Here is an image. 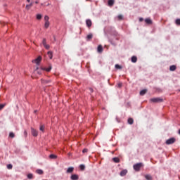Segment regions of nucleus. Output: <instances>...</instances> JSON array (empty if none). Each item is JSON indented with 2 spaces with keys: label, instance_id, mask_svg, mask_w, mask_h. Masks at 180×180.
<instances>
[{
  "label": "nucleus",
  "instance_id": "nucleus-18",
  "mask_svg": "<svg viewBox=\"0 0 180 180\" xmlns=\"http://www.w3.org/2000/svg\"><path fill=\"white\" fill-rule=\"evenodd\" d=\"M47 54H48L50 60H51L53 58V52L49 51H48Z\"/></svg>",
  "mask_w": 180,
  "mask_h": 180
},
{
  "label": "nucleus",
  "instance_id": "nucleus-16",
  "mask_svg": "<svg viewBox=\"0 0 180 180\" xmlns=\"http://www.w3.org/2000/svg\"><path fill=\"white\" fill-rule=\"evenodd\" d=\"M146 94H147V89H143V90L140 91V95L141 96H143V95H146Z\"/></svg>",
  "mask_w": 180,
  "mask_h": 180
},
{
  "label": "nucleus",
  "instance_id": "nucleus-14",
  "mask_svg": "<svg viewBox=\"0 0 180 180\" xmlns=\"http://www.w3.org/2000/svg\"><path fill=\"white\" fill-rule=\"evenodd\" d=\"M115 5V0H108V6H113Z\"/></svg>",
  "mask_w": 180,
  "mask_h": 180
},
{
  "label": "nucleus",
  "instance_id": "nucleus-19",
  "mask_svg": "<svg viewBox=\"0 0 180 180\" xmlns=\"http://www.w3.org/2000/svg\"><path fill=\"white\" fill-rule=\"evenodd\" d=\"M169 70L171 71H175V70H176V66L175 65H171Z\"/></svg>",
  "mask_w": 180,
  "mask_h": 180
},
{
  "label": "nucleus",
  "instance_id": "nucleus-45",
  "mask_svg": "<svg viewBox=\"0 0 180 180\" xmlns=\"http://www.w3.org/2000/svg\"><path fill=\"white\" fill-rule=\"evenodd\" d=\"M27 2H30V0H27Z\"/></svg>",
  "mask_w": 180,
  "mask_h": 180
},
{
  "label": "nucleus",
  "instance_id": "nucleus-8",
  "mask_svg": "<svg viewBox=\"0 0 180 180\" xmlns=\"http://www.w3.org/2000/svg\"><path fill=\"white\" fill-rule=\"evenodd\" d=\"M70 179L72 180H78L79 179V176H78L77 174H72V176H70Z\"/></svg>",
  "mask_w": 180,
  "mask_h": 180
},
{
  "label": "nucleus",
  "instance_id": "nucleus-30",
  "mask_svg": "<svg viewBox=\"0 0 180 180\" xmlns=\"http://www.w3.org/2000/svg\"><path fill=\"white\" fill-rule=\"evenodd\" d=\"M79 168L81 171H85V166L84 165H80Z\"/></svg>",
  "mask_w": 180,
  "mask_h": 180
},
{
  "label": "nucleus",
  "instance_id": "nucleus-46",
  "mask_svg": "<svg viewBox=\"0 0 180 180\" xmlns=\"http://www.w3.org/2000/svg\"><path fill=\"white\" fill-rule=\"evenodd\" d=\"M35 4H39V2L36 1Z\"/></svg>",
  "mask_w": 180,
  "mask_h": 180
},
{
  "label": "nucleus",
  "instance_id": "nucleus-32",
  "mask_svg": "<svg viewBox=\"0 0 180 180\" xmlns=\"http://www.w3.org/2000/svg\"><path fill=\"white\" fill-rule=\"evenodd\" d=\"M44 129H45L44 125H41L40 127H39V130L41 131H44Z\"/></svg>",
  "mask_w": 180,
  "mask_h": 180
},
{
  "label": "nucleus",
  "instance_id": "nucleus-42",
  "mask_svg": "<svg viewBox=\"0 0 180 180\" xmlns=\"http://www.w3.org/2000/svg\"><path fill=\"white\" fill-rule=\"evenodd\" d=\"M82 153H88V149H84V150H82Z\"/></svg>",
  "mask_w": 180,
  "mask_h": 180
},
{
  "label": "nucleus",
  "instance_id": "nucleus-29",
  "mask_svg": "<svg viewBox=\"0 0 180 180\" xmlns=\"http://www.w3.org/2000/svg\"><path fill=\"white\" fill-rule=\"evenodd\" d=\"M9 137H11V139H13L15 137V134L13 132H10Z\"/></svg>",
  "mask_w": 180,
  "mask_h": 180
},
{
  "label": "nucleus",
  "instance_id": "nucleus-24",
  "mask_svg": "<svg viewBox=\"0 0 180 180\" xmlns=\"http://www.w3.org/2000/svg\"><path fill=\"white\" fill-rule=\"evenodd\" d=\"M131 61H132L133 63H137V57H136V56H132V57H131Z\"/></svg>",
  "mask_w": 180,
  "mask_h": 180
},
{
  "label": "nucleus",
  "instance_id": "nucleus-15",
  "mask_svg": "<svg viewBox=\"0 0 180 180\" xmlns=\"http://www.w3.org/2000/svg\"><path fill=\"white\" fill-rule=\"evenodd\" d=\"M49 158L51 160H56V159H57V155H54V154H51V155H49Z\"/></svg>",
  "mask_w": 180,
  "mask_h": 180
},
{
  "label": "nucleus",
  "instance_id": "nucleus-33",
  "mask_svg": "<svg viewBox=\"0 0 180 180\" xmlns=\"http://www.w3.org/2000/svg\"><path fill=\"white\" fill-rule=\"evenodd\" d=\"M41 18H42V15L41 14H37V19L38 20H40V19H41Z\"/></svg>",
  "mask_w": 180,
  "mask_h": 180
},
{
  "label": "nucleus",
  "instance_id": "nucleus-2",
  "mask_svg": "<svg viewBox=\"0 0 180 180\" xmlns=\"http://www.w3.org/2000/svg\"><path fill=\"white\" fill-rule=\"evenodd\" d=\"M141 167H143V163H137L136 165H134V169L139 172L140 171Z\"/></svg>",
  "mask_w": 180,
  "mask_h": 180
},
{
  "label": "nucleus",
  "instance_id": "nucleus-43",
  "mask_svg": "<svg viewBox=\"0 0 180 180\" xmlns=\"http://www.w3.org/2000/svg\"><path fill=\"white\" fill-rule=\"evenodd\" d=\"M122 83H119V84H118V87H119V88H122Z\"/></svg>",
  "mask_w": 180,
  "mask_h": 180
},
{
  "label": "nucleus",
  "instance_id": "nucleus-44",
  "mask_svg": "<svg viewBox=\"0 0 180 180\" xmlns=\"http://www.w3.org/2000/svg\"><path fill=\"white\" fill-rule=\"evenodd\" d=\"M144 19L143 18H139V22H143Z\"/></svg>",
  "mask_w": 180,
  "mask_h": 180
},
{
  "label": "nucleus",
  "instance_id": "nucleus-22",
  "mask_svg": "<svg viewBox=\"0 0 180 180\" xmlns=\"http://www.w3.org/2000/svg\"><path fill=\"white\" fill-rule=\"evenodd\" d=\"M128 123L129 124H133V123H134V120H133V118H129Z\"/></svg>",
  "mask_w": 180,
  "mask_h": 180
},
{
  "label": "nucleus",
  "instance_id": "nucleus-25",
  "mask_svg": "<svg viewBox=\"0 0 180 180\" xmlns=\"http://www.w3.org/2000/svg\"><path fill=\"white\" fill-rule=\"evenodd\" d=\"M50 80H45L41 79V84H49Z\"/></svg>",
  "mask_w": 180,
  "mask_h": 180
},
{
  "label": "nucleus",
  "instance_id": "nucleus-37",
  "mask_svg": "<svg viewBox=\"0 0 180 180\" xmlns=\"http://www.w3.org/2000/svg\"><path fill=\"white\" fill-rule=\"evenodd\" d=\"M7 168H8V169H12V168H13V166H12V165H7Z\"/></svg>",
  "mask_w": 180,
  "mask_h": 180
},
{
  "label": "nucleus",
  "instance_id": "nucleus-6",
  "mask_svg": "<svg viewBox=\"0 0 180 180\" xmlns=\"http://www.w3.org/2000/svg\"><path fill=\"white\" fill-rule=\"evenodd\" d=\"M53 68V67L51 66V65H49V68H41V70L42 71H46V72H50V71H51V69Z\"/></svg>",
  "mask_w": 180,
  "mask_h": 180
},
{
  "label": "nucleus",
  "instance_id": "nucleus-13",
  "mask_svg": "<svg viewBox=\"0 0 180 180\" xmlns=\"http://www.w3.org/2000/svg\"><path fill=\"white\" fill-rule=\"evenodd\" d=\"M126 174H127V170L124 169V170L121 171L120 175L121 176H124L126 175Z\"/></svg>",
  "mask_w": 180,
  "mask_h": 180
},
{
  "label": "nucleus",
  "instance_id": "nucleus-26",
  "mask_svg": "<svg viewBox=\"0 0 180 180\" xmlns=\"http://www.w3.org/2000/svg\"><path fill=\"white\" fill-rule=\"evenodd\" d=\"M112 161H114V162H120V159H119L118 158H114L112 159Z\"/></svg>",
  "mask_w": 180,
  "mask_h": 180
},
{
  "label": "nucleus",
  "instance_id": "nucleus-27",
  "mask_svg": "<svg viewBox=\"0 0 180 180\" xmlns=\"http://www.w3.org/2000/svg\"><path fill=\"white\" fill-rule=\"evenodd\" d=\"M115 67L116 70H122V66L120 65L119 64H116Z\"/></svg>",
  "mask_w": 180,
  "mask_h": 180
},
{
  "label": "nucleus",
  "instance_id": "nucleus-21",
  "mask_svg": "<svg viewBox=\"0 0 180 180\" xmlns=\"http://www.w3.org/2000/svg\"><path fill=\"white\" fill-rule=\"evenodd\" d=\"M32 6H33V3H31L30 4H27V5L26 6V9H27V11H29V9H30Z\"/></svg>",
  "mask_w": 180,
  "mask_h": 180
},
{
  "label": "nucleus",
  "instance_id": "nucleus-38",
  "mask_svg": "<svg viewBox=\"0 0 180 180\" xmlns=\"http://www.w3.org/2000/svg\"><path fill=\"white\" fill-rule=\"evenodd\" d=\"M42 44H43V46H46V44H47L46 42V39H43Z\"/></svg>",
  "mask_w": 180,
  "mask_h": 180
},
{
  "label": "nucleus",
  "instance_id": "nucleus-7",
  "mask_svg": "<svg viewBox=\"0 0 180 180\" xmlns=\"http://www.w3.org/2000/svg\"><path fill=\"white\" fill-rule=\"evenodd\" d=\"M86 26L89 29H91V27L92 26V20L91 19H87L86 20Z\"/></svg>",
  "mask_w": 180,
  "mask_h": 180
},
{
  "label": "nucleus",
  "instance_id": "nucleus-5",
  "mask_svg": "<svg viewBox=\"0 0 180 180\" xmlns=\"http://www.w3.org/2000/svg\"><path fill=\"white\" fill-rule=\"evenodd\" d=\"M31 133L34 137H37L39 132L37 130L34 129V128H31Z\"/></svg>",
  "mask_w": 180,
  "mask_h": 180
},
{
  "label": "nucleus",
  "instance_id": "nucleus-9",
  "mask_svg": "<svg viewBox=\"0 0 180 180\" xmlns=\"http://www.w3.org/2000/svg\"><path fill=\"white\" fill-rule=\"evenodd\" d=\"M97 51L98 53H102V51H103V47L102 46V45H99L98 46Z\"/></svg>",
  "mask_w": 180,
  "mask_h": 180
},
{
  "label": "nucleus",
  "instance_id": "nucleus-40",
  "mask_svg": "<svg viewBox=\"0 0 180 180\" xmlns=\"http://www.w3.org/2000/svg\"><path fill=\"white\" fill-rule=\"evenodd\" d=\"M41 70H39V69H37V73L38 74H41Z\"/></svg>",
  "mask_w": 180,
  "mask_h": 180
},
{
  "label": "nucleus",
  "instance_id": "nucleus-34",
  "mask_svg": "<svg viewBox=\"0 0 180 180\" xmlns=\"http://www.w3.org/2000/svg\"><path fill=\"white\" fill-rule=\"evenodd\" d=\"M117 19H118V20H123V16L122 15H119L117 16Z\"/></svg>",
  "mask_w": 180,
  "mask_h": 180
},
{
  "label": "nucleus",
  "instance_id": "nucleus-11",
  "mask_svg": "<svg viewBox=\"0 0 180 180\" xmlns=\"http://www.w3.org/2000/svg\"><path fill=\"white\" fill-rule=\"evenodd\" d=\"M73 172H74V167H68V169H67V173L68 174H71Z\"/></svg>",
  "mask_w": 180,
  "mask_h": 180
},
{
  "label": "nucleus",
  "instance_id": "nucleus-4",
  "mask_svg": "<svg viewBox=\"0 0 180 180\" xmlns=\"http://www.w3.org/2000/svg\"><path fill=\"white\" fill-rule=\"evenodd\" d=\"M40 61H41V56H39L37 58L32 60V63H34L37 65L40 64Z\"/></svg>",
  "mask_w": 180,
  "mask_h": 180
},
{
  "label": "nucleus",
  "instance_id": "nucleus-12",
  "mask_svg": "<svg viewBox=\"0 0 180 180\" xmlns=\"http://www.w3.org/2000/svg\"><path fill=\"white\" fill-rule=\"evenodd\" d=\"M36 173L38 174L39 175H43V174H44L43 170L40 169H37Z\"/></svg>",
  "mask_w": 180,
  "mask_h": 180
},
{
  "label": "nucleus",
  "instance_id": "nucleus-39",
  "mask_svg": "<svg viewBox=\"0 0 180 180\" xmlns=\"http://www.w3.org/2000/svg\"><path fill=\"white\" fill-rule=\"evenodd\" d=\"M3 108H5V104H0V110H1Z\"/></svg>",
  "mask_w": 180,
  "mask_h": 180
},
{
  "label": "nucleus",
  "instance_id": "nucleus-17",
  "mask_svg": "<svg viewBox=\"0 0 180 180\" xmlns=\"http://www.w3.org/2000/svg\"><path fill=\"white\" fill-rule=\"evenodd\" d=\"M49 26H50V21L45 22V24H44L45 29H49Z\"/></svg>",
  "mask_w": 180,
  "mask_h": 180
},
{
  "label": "nucleus",
  "instance_id": "nucleus-31",
  "mask_svg": "<svg viewBox=\"0 0 180 180\" xmlns=\"http://www.w3.org/2000/svg\"><path fill=\"white\" fill-rule=\"evenodd\" d=\"M50 20V18L49 17V15H45L44 16V20L45 22H49V20Z\"/></svg>",
  "mask_w": 180,
  "mask_h": 180
},
{
  "label": "nucleus",
  "instance_id": "nucleus-3",
  "mask_svg": "<svg viewBox=\"0 0 180 180\" xmlns=\"http://www.w3.org/2000/svg\"><path fill=\"white\" fill-rule=\"evenodd\" d=\"M175 141H176L175 138H171L166 141V144L167 145L174 144V143H175Z\"/></svg>",
  "mask_w": 180,
  "mask_h": 180
},
{
  "label": "nucleus",
  "instance_id": "nucleus-20",
  "mask_svg": "<svg viewBox=\"0 0 180 180\" xmlns=\"http://www.w3.org/2000/svg\"><path fill=\"white\" fill-rule=\"evenodd\" d=\"M146 179L147 180H153V177L150 174H147L145 176Z\"/></svg>",
  "mask_w": 180,
  "mask_h": 180
},
{
  "label": "nucleus",
  "instance_id": "nucleus-28",
  "mask_svg": "<svg viewBox=\"0 0 180 180\" xmlns=\"http://www.w3.org/2000/svg\"><path fill=\"white\" fill-rule=\"evenodd\" d=\"M28 179H33V174H27Z\"/></svg>",
  "mask_w": 180,
  "mask_h": 180
},
{
  "label": "nucleus",
  "instance_id": "nucleus-23",
  "mask_svg": "<svg viewBox=\"0 0 180 180\" xmlns=\"http://www.w3.org/2000/svg\"><path fill=\"white\" fill-rule=\"evenodd\" d=\"M92 37H94V35L92 34H89L87 35L86 39L87 40H91L92 39Z\"/></svg>",
  "mask_w": 180,
  "mask_h": 180
},
{
  "label": "nucleus",
  "instance_id": "nucleus-41",
  "mask_svg": "<svg viewBox=\"0 0 180 180\" xmlns=\"http://www.w3.org/2000/svg\"><path fill=\"white\" fill-rule=\"evenodd\" d=\"M24 136H25V137H27V131H24Z\"/></svg>",
  "mask_w": 180,
  "mask_h": 180
},
{
  "label": "nucleus",
  "instance_id": "nucleus-10",
  "mask_svg": "<svg viewBox=\"0 0 180 180\" xmlns=\"http://www.w3.org/2000/svg\"><path fill=\"white\" fill-rule=\"evenodd\" d=\"M146 23H147V25H152L153 24V20H151V19L150 18H146L145 20Z\"/></svg>",
  "mask_w": 180,
  "mask_h": 180
},
{
  "label": "nucleus",
  "instance_id": "nucleus-35",
  "mask_svg": "<svg viewBox=\"0 0 180 180\" xmlns=\"http://www.w3.org/2000/svg\"><path fill=\"white\" fill-rule=\"evenodd\" d=\"M176 25H177L178 26L180 25V19H176L175 21Z\"/></svg>",
  "mask_w": 180,
  "mask_h": 180
},
{
  "label": "nucleus",
  "instance_id": "nucleus-1",
  "mask_svg": "<svg viewBox=\"0 0 180 180\" xmlns=\"http://www.w3.org/2000/svg\"><path fill=\"white\" fill-rule=\"evenodd\" d=\"M150 102H153V103H160L161 102H164V99L158 97V98H153L150 99Z\"/></svg>",
  "mask_w": 180,
  "mask_h": 180
},
{
  "label": "nucleus",
  "instance_id": "nucleus-36",
  "mask_svg": "<svg viewBox=\"0 0 180 180\" xmlns=\"http://www.w3.org/2000/svg\"><path fill=\"white\" fill-rule=\"evenodd\" d=\"M44 46L45 47V49H46V50H49V49H50V45L49 44L44 45Z\"/></svg>",
  "mask_w": 180,
  "mask_h": 180
}]
</instances>
